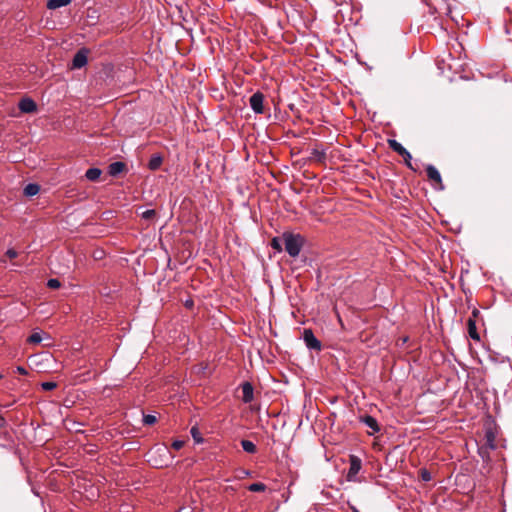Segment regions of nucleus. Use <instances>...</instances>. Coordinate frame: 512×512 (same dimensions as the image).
Instances as JSON below:
<instances>
[{"label": "nucleus", "mask_w": 512, "mask_h": 512, "mask_svg": "<svg viewBox=\"0 0 512 512\" xmlns=\"http://www.w3.org/2000/svg\"><path fill=\"white\" fill-rule=\"evenodd\" d=\"M283 241L285 244V250L291 257H297L303 246V238L299 234L284 233Z\"/></svg>", "instance_id": "nucleus-1"}, {"label": "nucleus", "mask_w": 512, "mask_h": 512, "mask_svg": "<svg viewBox=\"0 0 512 512\" xmlns=\"http://www.w3.org/2000/svg\"><path fill=\"white\" fill-rule=\"evenodd\" d=\"M303 340L305 345L310 350L320 351L321 350V342L315 337L313 331L311 329H304L303 331Z\"/></svg>", "instance_id": "nucleus-2"}, {"label": "nucleus", "mask_w": 512, "mask_h": 512, "mask_svg": "<svg viewBox=\"0 0 512 512\" xmlns=\"http://www.w3.org/2000/svg\"><path fill=\"white\" fill-rule=\"evenodd\" d=\"M263 102H264V95L261 92L254 93L249 99L251 109L256 114H262L264 112Z\"/></svg>", "instance_id": "nucleus-3"}, {"label": "nucleus", "mask_w": 512, "mask_h": 512, "mask_svg": "<svg viewBox=\"0 0 512 512\" xmlns=\"http://www.w3.org/2000/svg\"><path fill=\"white\" fill-rule=\"evenodd\" d=\"M361 465H362V463H361L360 458H358L357 456H354V455L350 456V466H349V470L347 473L348 481L356 480V476L361 469Z\"/></svg>", "instance_id": "nucleus-4"}, {"label": "nucleus", "mask_w": 512, "mask_h": 512, "mask_svg": "<svg viewBox=\"0 0 512 512\" xmlns=\"http://www.w3.org/2000/svg\"><path fill=\"white\" fill-rule=\"evenodd\" d=\"M87 64V51L85 49L79 50L73 57L72 67L73 68H82Z\"/></svg>", "instance_id": "nucleus-5"}, {"label": "nucleus", "mask_w": 512, "mask_h": 512, "mask_svg": "<svg viewBox=\"0 0 512 512\" xmlns=\"http://www.w3.org/2000/svg\"><path fill=\"white\" fill-rule=\"evenodd\" d=\"M360 421L362 423H364L368 428L371 429V431L369 432L370 435H373V434H375V433L380 431V427L378 425V422H377V420L374 417H372L370 415H365V416L360 418Z\"/></svg>", "instance_id": "nucleus-6"}, {"label": "nucleus", "mask_w": 512, "mask_h": 512, "mask_svg": "<svg viewBox=\"0 0 512 512\" xmlns=\"http://www.w3.org/2000/svg\"><path fill=\"white\" fill-rule=\"evenodd\" d=\"M18 107L23 113H32L37 109L36 103L31 98H23Z\"/></svg>", "instance_id": "nucleus-7"}, {"label": "nucleus", "mask_w": 512, "mask_h": 512, "mask_svg": "<svg viewBox=\"0 0 512 512\" xmlns=\"http://www.w3.org/2000/svg\"><path fill=\"white\" fill-rule=\"evenodd\" d=\"M242 400L244 403H250L253 400V386L249 382H245L242 385Z\"/></svg>", "instance_id": "nucleus-8"}, {"label": "nucleus", "mask_w": 512, "mask_h": 512, "mask_svg": "<svg viewBox=\"0 0 512 512\" xmlns=\"http://www.w3.org/2000/svg\"><path fill=\"white\" fill-rule=\"evenodd\" d=\"M426 172H427L428 178L431 181L441 184V181H442L441 175H440L439 171L433 165H428L426 168Z\"/></svg>", "instance_id": "nucleus-9"}, {"label": "nucleus", "mask_w": 512, "mask_h": 512, "mask_svg": "<svg viewBox=\"0 0 512 512\" xmlns=\"http://www.w3.org/2000/svg\"><path fill=\"white\" fill-rule=\"evenodd\" d=\"M125 169V164L123 162H113L108 167V172L111 176H117L122 173Z\"/></svg>", "instance_id": "nucleus-10"}, {"label": "nucleus", "mask_w": 512, "mask_h": 512, "mask_svg": "<svg viewBox=\"0 0 512 512\" xmlns=\"http://www.w3.org/2000/svg\"><path fill=\"white\" fill-rule=\"evenodd\" d=\"M484 446L489 448V449H495L496 448L495 433L493 432L492 429H487L485 431V443H484Z\"/></svg>", "instance_id": "nucleus-11"}, {"label": "nucleus", "mask_w": 512, "mask_h": 512, "mask_svg": "<svg viewBox=\"0 0 512 512\" xmlns=\"http://www.w3.org/2000/svg\"><path fill=\"white\" fill-rule=\"evenodd\" d=\"M389 143V147L395 151L396 153H398L399 155H408V151L407 149H405L402 144H400L399 142H397L396 140H389L388 141Z\"/></svg>", "instance_id": "nucleus-12"}, {"label": "nucleus", "mask_w": 512, "mask_h": 512, "mask_svg": "<svg viewBox=\"0 0 512 512\" xmlns=\"http://www.w3.org/2000/svg\"><path fill=\"white\" fill-rule=\"evenodd\" d=\"M71 0H48L47 8L51 10L58 9L63 6L70 4Z\"/></svg>", "instance_id": "nucleus-13"}, {"label": "nucleus", "mask_w": 512, "mask_h": 512, "mask_svg": "<svg viewBox=\"0 0 512 512\" xmlns=\"http://www.w3.org/2000/svg\"><path fill=\"white\" fill-rule=\"evenodd\" d=\"M467 326L469 336L474 340H479L480 338L476 330V323L472 318L468 319Z\"/></svg>", "instance_id": "nucleus-14"}, {"label": "nucleus", "mask_w": 512, "mask_h": 512, "mask_svg": "<svg viewBox=\"0 0 512 512\" xmlns=\"http://www.w3.org/2000/svg\"><path fill=\"white\" fill-rule=\"evenodd\" d=\"M101 173V170L98 168H89L85 173V177L89 181H97L101 176Z\"/></svg>", "instance_id": "nucleus-15"}, {"label": "nucleus", "mask_w": 512, "mask_h": 512, "mask_svg": "<svg viewBox=\"0 0 512 512\" xmlns=\"http://www.w3.org/2000/svg\"><path fill=\"white\" fill-rule=\"evenodd\" d=\"M161 164H162V157L159 155H154L149 160L148 167L150 170L155 171L160 168Z\"/></svg>", "instance_id": "nucleus-16"}, {"label": "nucleus", "mask_w": 512, "mask_h": 512, "mask_svg": "<svg viewBox=\"0 0 512 512\" xmlns=\"http://www.w3.org/2000/svg\"><path fill=\"white\" fill-rule=\"evenodd\" d=\"M40 188L37 184H34V183H30L28 185H26V187L24 188V194L26 196H34L36 194H38Z\"/></svg>", "instance_id": "nucleus-17"}, {"label": "nucleus", "mask_w": 512, "mask_h": 512, "mask_svg": "<svg viewBox=\"0 0 512 512\" xmlns=\"http://www.w3.org/2000/svg\"><path fill=\"white\" fill-rule=\"evenodd\" d=\"M241 446H242L243 450L247 453H255L256 452V446L252 441L242 440Z\"/></svg>", "instance_id": "nucleus-18"}, {"label": "nucleus", "mask_w": 512, "mask_h": 512, "mask_svg": "<svg viewBox=\"0 0 512 512\" xmlns=\"http://www.w3.org/2000/svg\"><path fill=\"white\" fill-rule=\"evenodd\" d=\"M311 158L319 163H323L326 158V153L324 151H320L317 149H314L311 153Z\"/></svg>", "instance_id": "nucleus-19"}, {"label": "nucleus", "mask_w": 512, "mask_h": 512, "mask_svg": "<svg viewBox=\"0 0 512 512\" xmlns=\"http://www.w3.org/2000/svg\"><path fill=\"white\" fill-rule=\"evenodd\" d=\"M266 485L261 482L252 483L248 486V490L251 492H262L265 491Z\"/></svg>", "instance_id": "nucleus-20"}, {"label": "nucleus", "mask_w": 512, "mask_h": 512, "mask_svg": "<svg viewBox=\"0 0 512 512\" xmlns=\"http://www.w3.org/2000/svg\"><path fill=\"white\" fill-rule=\"evenodd\" d=\"M190 433L194 439V441L198 444L202 443L203 442V438L201 436V433L199 431V429L196 427V426H193L190 430Z\"/></svg>", "instance_id": "nucleus-21"}, {"label": "nucleus", "mask_w": 512, "mask_h": 512, "mask_svg": "<svg viewBox=\"0 0 512 512\" xmlns=\"http://www.w3.org/2000/svg\"><path fill=\"white\" fill-rule=\"evenodd\" d=\"M27 341L31 344H39L42 341V336L39 332H34L28 337Z\"/></svg>", "instance_id": "nucleus-22"}, {"label": "nucleus", "mask_w": 512, "mask_h": 512, "mask_svg": "<svg viewBox=\"0 0 512 512\" xmlns=\"http://www.w3.org/2000/svg\"><path fill=\"white\" fill-rule=\"evenodd\" d=\"M156 211L154 209H148L144 212H142L141 216L143 219L151 220L155 217Z\"/></svg>", "instance_id": "nucleus-23"}, {"label": "nucleus", "mask_w": 512, "mask_h": 512, "mask_svg": "<svg viewBox=\"0 0 512 512\" xmlns=\"http://www.w3.org/2000/svg\"><path fill=\"white\" fill-rule=\"evenodd\" d=\"M271 246L273 249L277 250L278 252L282 251L281 240L277 237L272 239Z\"/></svg>", "instance_id": "nucleus-24"}, {"label": "nucleus", "mask_w": 512, "mask_h": 512, "mask_svg": "<svg viewBox=\"0 0 512 512\" xmlns=\"http://www.w3.org/2000/svg\"><path fill=\"white\" fill-rule=\"evenodd\" d=\"M47 286L51 289H57L61 286V283L58 279L52 278L48 280Z\"/></svg>", "instance_id": "nucleus-25"}, {"label": "nucleus", "mask_w": 512, "mask_h": 512, "mask_svg": "<svg viewBox=\"0 0 512 512\" xmlns=\"http://www.w3.org/2000/svg\"><path fill=\"white\" fill-rule=\"evenodd\" d=\"M420 477L424 482H428L431 480V474L427 469L420 470Z\"/></svg>", "instance_id": "nucleus-26"}, {"label": "nucleus", "mask_w": 512, "mask_h": 512, "mask_svg": "<svg viewBox=\"0 0 512 512\" xmlns=\"http://www.w3.org/2000/svg\"><path fill=\"white\" fill-rule=\"evenodd\" d=\"M56 386L57 385H56L55 382H43L41 384L42 389L45 390V391H51V390L55 389Z\"/></svg>", "instance_id": "nucleus-27"}, {"label": "nucleus", "mask_w": 512, "mask_h": 512, "mask_svg": "<svg viewBox=\"0 0 512 512\" xmlns=\"http://www.w3.org/2000/svg\"><path fill=\"white\" fill-rule=\"evenodd\" d=\"M143 421L145 424L151 425L156 422V417L154 415H145Z\"/></svg>", "instance_id": "nucleus-28"}, {"label": "nucleus", "mask_w": 512, "mask_h": 512, "mask_svg": "<svg viewBox=\"0 0 512 512\" xmlns=\"http://www.w3.org/2000/svg\"><path fill=\"white\" fill-rule=\"evenodd\" d=\"M184 446V441L182 440H175L172 443V447L175 450H180Z\"/></svg>", "instance_id": "nucleus-29"}, {"label": "nucleus", "mask_w": 512, "mask_h": 512, "mask_svg": "<svg viewBox=\"0 0 512 512\" xmlns=\"http://www.w3.org/2000/svg\"><path fill=\"white\" fill-rule=\"evenodd\" d=\"M6 256H7L8 258H10V259H14V258H16V257L18 256V253H17V251H16V250H14V249H8V250L6 251Z\"/></svg>", "instance_id": "nucleus-30"}, {"label": "nucleus", "mask_w": 512, "mask_h": 512, "mask_svg": "<svg viewBox=\"0 0 512 512\" xmlns=\"http://www.w3.org/2000/svg\"><path fill=\"white\" fill-rule=\"evenodd\" d=\"M401 156L404 158L405 163L407 164V166L409 168H412V165H411L412 156H411V154L408 152V155H401Z\"/></svg>", "instance_id": "nucleus-31"}, {"label": "nucleus", "mask_w": 512, "mask_h": 512, "mask_svg": "<svg viewBox=\"0 0 512 512\" xmlns=\"http://www.w3.org/2000/svg\"><path fill=\"white\" fill-rule=\"evenodd\" d=\"M17 372L19 374H22V375H26L27 374V370L24 367H22V366H18L17 367Z\"/></svg>", "instance_id": "nucleus-32"}, {"label": "nucleus", "mask_w": 512, "mask_h": 512, "mask_svg": "<svg viewBox=\"0 0 512 512\" xmlns=\"http://www.w3.org/2000/svg\"><path fill=\"white\" fill-rule=\"evenodd\" d=\"M5 424V419L0 415V427Z\"/></svg>", "instance_id": "nucleus-33"}, {"label": "nucleus", "mask_w": 512, "mask_h": 512, "mask_svg": "<svg viewBox=\"0 0 512 512\" xmlns=\"http://www.w3.org/2000/svg\"><path fill=\"white\" fill-rule=\"evenodd\" d=\"M510 29H511V28L507 27V30H506V31H507V33H510V32H511V31H510Z\"/></svg>", "instance_id": "nucleus-34"}, {"label": "nucleus", "mask_w": 512, "mask_h": 512, "mask_svg": "<svg viewBox=\"0 0 512 512\" xmlns=\"http://www.w3.org/2000/svg\"><path fill=\"white\" fill-rule=\"evenodd\" d=\"M178 512H182V510H179Z\"/></svg>", "instance_id": "nucleus-35"}]
</instances>
